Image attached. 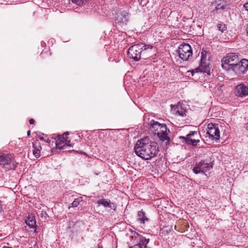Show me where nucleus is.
I'll list each match as a JSON object with an SVG mask.
<instances>
[{"instance_id":"obj_1","label":"nucleus","mask_w":248,"mask_h":248,"mask_svg":"<svg viewBox=\"0 0 248 248\" xmlns=\"http://www.w3.org/2000/svg\"><path fill=\"white\" fill-rule=\"evenodd\" d=\"M135 152L139 157L145 160L150 159L158 153L157 143L152 141L148 137L138 140L135 145Z\"/></svg>"},{"instance_id":"obj_2","label":"nucleus","mask_w":248,"mask_h":248,"mask_svg":"<svg viewBox=\"0 0 248 248\" xmlns=\"http://www.w3.org/2000/svg\"><path fill=\"white\" fill-rule=\"evenodd\" d=\"M150 130L156 135L162 141H166V143L169 142L170 138L168 133L170 130L167 128L165 124H161L157 122L152 120L150 124Z\"/></svg>"},{"instance_id":"obj_3","label":"nucleus","mask_w":248,"mask_h":248,"mask_svg":"<svg viewBox=\"0 0 248 248\" xmlns=\"http://www.w3.org/2000/svg\"><path fill=\"white\" fill-rule=\"evenodd\" d=\"M152 46L147 45L142 43L138 44L131 46L127 52V55L129 58L133 59L135 61H138L141 57V53L144 50L151 49Z\"/></svg>"},{"instance_id":"obj_4","label":"nucleus","mask_w":248,"mask_h":248,"mask_svg":"<svg viewBox=\"0 0 248 248\" xmlns=\"http://www.w3.org/2000/svg\"><path fill=\"white\" fill-rule=\"evenodd\" d=\"M239 60L237 54L232 53L228 54L224 57L222 61V67L223 69L229 70L232 69Z\"/></svg>"},{"instance_id":"obj_5","label":"nucleus","mask_w":248,"mask_h":248,"mask_svg":"<svg viewBox=\"0 0 248 248\" xmlns=\"http://www.w3.org/2000/svg\"><path fill=\"white\" fill-rule=\"evenodd\" d=\"M192 76L194 73L203 72L210 75V68L208 61L207 59V51L202 50L201 52V62L199 67L191 71Z\"/></svg>"},{"instance_id":"obj_6","label":"nucleus","mask_w":248,"mask_h":248,"mask_svg":"<svg viewBox=\"0 0 248 248\" xmlns=\"http://www.w3.org/2000/svg\"><path fill=\"white\" fill-rule=\"evenodd\" d=\"M0 165L8 170H15L16 168V163L13 160V155L8 154L0 155Z\"/></svg>"},{"instance_id":"obj_7","label":"nucleus","mask_w":248,"mask_h":248,"mask_svg":"<svg viewBox=\"0 0 248 248\" xmlns=\"http://www.w3.org/2000/svg\"><path fill=\"white\" fill-rule=\"evenodd\" d=\"M178 54L180 59L186 61L192 57V51L191 46L188 44H182L178 47Z\"/></svg>"},{"instance_id":"obj_8","label":"nucleus","mask_w":248,"mask_h":248,"mask_svg":"<svg viewBox=\"0 0 248 248\" xmlns=\"http://www.w3.org/2000/svg\"><path fill=\"white\" fill-rule=\"evenodd\" d=\"M248 69V60L247 59H242L241 61L238 60L232 70L234 71L237 75L244 74Z\"/></svg>"},{"instance_id":"obj_9","label":"nucleus","mask_w":248,"mask_h":248,"mask_svg":"<svg viewBox=\"0 0 248 248\" xmlns=\"http://www.w3.org/2000/svg\"><path fill=\"white\" fill-rule=\"evenodd\" d=\"M207 134L209 137L215 140H218L220 138V131L217 124L210 123L207 125Z\"/></svg>"},{"instance_id":"obj_10","label":"nucleus","mask_w":248,"mask_h":248,"mask_svg":"<svg viewBox=\"0 0 248 248\" xmlns=\"http://www.w3.org/2000/svg\"><path fill=\"white\" fill-rule=\"evenodd\" d=\"M235 93L236 96L243 97L248 95V84L243 83L237 85L235 88Z\"/></svg>"},{"instance_id":"obj_11","label":"nucleus","mask_w":248,"mask_h":248,"mask_svg":"<svg viewBox=\"0 0 248 248\" xmlns=\"http://www.w3.org/2000/svg\"><path fill=\"white\" fill-rule=\"evenodd\" d=\"M128 19V14L126 12L121 13L117 15L116 24L120 27H124L127 24Z\"/></svg>"},{"instance_id":"obj_12","label":"nucleus","mask_w":248,"mask_h":248,"mask_svg":"<svg viewBox=\"0 0 248 248\" xmlns=\"http://www.w3.org/2000/svg\"><path fill=\"white\" fill-rule=\"evenodd\" d=\"M197 135V131H191L187 134L186 137H180V139H184L185 142L188 145H192L193 146H196L197 144L200 142L199 140L192 139V137Z\"/></svg>"},{"instance_id":"obj_13","label":"nucleus","mask_w":248,"mask_h":248,"mask_svg":"<svg viewBox=\"0 0 248 248\" xmlns=\"http://www.w3.org/2000/svg\"><path fill=\"white\" fill-rule=\"evenodd\" d=\"M212 168L213 165L212 163H208L202 160L196 163L193 170H211Z\"/></svg>"},{"instance_id":"obj_14","label":"nucleus","mask_w":248,"mask_h":248,"mask_svg":"<svg viewBox=\"0 0 248 248\" xmlns=\"http://www.w3.org/2000/svg\"><path fill=\"white\" fill-rule=\"evenodd\" d=\"M171 111L176 115L181 116L186 115V110L182 107L180 103H178L176 105L173 106L171 105Z\"/></svg>"},{"instance_id":"obj_15","label":"nucleus","mask_w":248,"mask_h":248,"mask_svg":"<svg viewBox=\"0 0 248 248\" xmlns=\"http://www.w3.org/2000/svg\"><path fill=\"white\" fill-rule=\"evenodd\" d=\"M33 145V154L37 158H38L41 155V151L42 147L40 143L38 141H36L32 143Z\"/></svg>"},{"instance_id":"obj_16","label":"nucleus","mask_w":248,"mask_h":248,"mask_svg":"<svg viewBox=\"0 0 248 248\" xmlns=\"http://www.w3.org/2000/svg\"><path fill=\"white\" fill-rule=\"evenodd\" d=\"M97 203L99 204H101L105 207H109L111 209H115V205L113 203H111L110 201H108L105 199H102L98 200Z\"/></svg>"},{"instance_id":"obj_17","label":"nucleus","mask_w":248,"mask_h":248,"mask_svg":"<svg viewBox=\"0 0 248 248\" xmlns=\"http://www.w3.org/2000/svg\"><path fill=\"white\" fill-rule=\"evenodd\" d=\"M214 4L215 5V9L217 10L224 9L226 5L225 2L223 0H216Z\"/></svg>"},{"instance_id":"obj_18","label":"nucleus","mask_w":248,"mask_h":248,"mask_svg":"<svg viewBox=\"0 0 248 248\" xmlns=\"http://www.w3.org/2000/svg\"><path fill=\"white\" fill-rule=\"evenodd\" d=\"M138 220L142 223H144L145 220L148 221V218L145 216L144 213L142 211H140L138 212Z\"/></svg>"},{"instance_id":"obj_19","label":"nucleus","mask_w":248,"mask_h":248,"mask_svg":"<svg viewBox=\"0 0 248 248\" xmlns=\"http://www.w3.org/2000/svg\"><path fill=\"white\" fill-rule=\"evenodd\" d=\"M26 223L27 225L31 228L35 226L36 221L34 219H33V218H31V219L30 218H29V219L26 221Z\"/></svg>"},{"instance_id":"obj_20","label":"nucleus","mask_w":248,"mask_h":248,"mask_svg":"<svg viewBox=\"0 0 248 248\" xmlns=\"http://www.w3.org/2000/svg\"><path fill=\"white\" fill-rule=\"evenodd\" d=\"M63 141L60 140V139H57L56 145L58 149H62L63 148V144H64Z\"/></svg>"},{"instance_id":"obj_21","label":"nucleus","mask_w":248,"mask_h":248,"mask_svg":"<svg viewBox=\"0 0 248 248\" xmlns=\"http://www.w3.org/2000/svg\"><path fill=\"white\" fill-rule=\"evenodd\" d=\"M69 133L68 132H66L62 135H58L57 136V139L65 142L67 140V137L66 136Z\"/></svg>"},{"instance_id":"obj_22","label":"nucleus","mask_w":248,"mask_h":248,"mask_svg":"<svg viewBox=\"0 0 248 248\" xmlns=\"http://www.w3.org/2000/svg\"><path fill=\"white\" fill-rule=\"evenodd\" d=\"M217 29L219 31H221L223 32L224 31H226V27L225 24L223 23H218L217 25Z\"/></svg>"},{"instance_id":"obj_23","label":"nucleus","mask_w":248,"mask_h":248,"mask_svg":"<svg viewBox=\"0 0 248 248\" xmlns=\"http://www.w3.org/2000/svg\"><path fill=\"white\" fill-rule=\"evenodd\" d=\"M80 200L79 199H75L74 201L72 203V207H77L80 202Z\"/></svg>"},{"instance_id":"obj_24","label":"nucleus","mask_w":248,"mask_h":248,"mask_svg":"<svg viewBox=\"0 0 248 248\" xmlns=\"http://www.w3.org/2000/svg\"><path fill=\"white\" fill-rule=\"evenodd\" d=\"M65 145H66V146H71V145L70 144V140H67L65 142H64V144H63V146H65Z\"/></svg>"},{"instance_id":"obj_25","label":"nucleus","mask_w":248,"mask_h":248,"mask_svg":"<svg viewBox=\"0 0 248 248\" xmlns=\"http://www.w3.org/2000/svg\"><path fill=\"white\" fill-rule=\"evenodd\" d=\"M244 7L245 8V9L248 11V2H246L244 5Z\"/></svg>"},{"instance_id":"obj_26","label":"nucleus","mask_w":248,"mask_h":248,"mask_svg":"<svg viewBox=\"0 0 248 248\" xmlns=\"http://www.w3.org/2000/svg\"><path fill=\"white\" fill-rule=\"evenodd\" d=\"M29 123L30 124H33L34 123V120L33 119H31L29 121Z\"/></svg>"},{"instance_id":"obj_27","label":"nucleus","mask_w":248,"mask_h":248,"mask_svg":"<svg viewBox=\"0 0 248 248\" xmlns=\"http://www.w3.org/2000/svg\"><path fill=\"white\" fill-rule=\"evenodd\" d=\"M195 172V174H198L200 172H202V173H204V171H194Z\"/></svg>"},{"instance_id":"obj_28","label":"nucleus","mask_w":248,"mask_h":248,"mask_svg":"<svg viewBox=\"0 0 248 248\" xmlns=\"http://www.w3.org/2000/svg\"><path fill=\"white\" fill-rule=\"evenodd\" d=\"M31 135V131L30 130H28V132H27V135L28 136H30Z\"/></svg>"},{"instance_id":"obj_29","label":"nucleus","mask_w":248,"mask_h":248,"mask_svg":"<svg viewBox=\"0 0 248 248\" xmlns=\"http://www.w3.org/2000/svg\"><path fill=\"white\" fill-rule=\"evenodd\" d=\"M40 139L42 140H45V139L43 137H40Z\"/></svg>"},{"instance_id":"obj_30","label":"nucleus","mask_w":248,"mask_h":248,"mask_svg":"<svg viewBox=\"0 0 248 248\" xmlns=\"http://www.w3.org/2000/svg\"><path fill=\"white\" fill-rule=\"evenodd\" d=\"M46 142H47V143H49L50 141L49 139H47V140H46Z\"/></svg>"},{"instance_id":"obj_31","label":"nucleus","mask_w":248,"mask_h":248,"mask_svg":"<svg viewBox=\"0 0 248 248\" xmlns=\"http://www.w3.org/2000/svg\"><path fill=\"white\" fill-rule=\"evenodd\" d=\"M2 248H12L9 247H6V246H4Z\"/></svg>"},{"instance_id":"obj_32","label":"nucleus","mask_w":248,"mask_h":248,"mask_svg":"<svg viewBox=\"0 0 248 248\" xmlns=\"http://www.w3.org/2000/svg\"><path fill=\"white\" fill-rule=\"evenodd\" d=\"M247 32L248 33V27L247 29Z\"/></svg>"}]
</instances>
